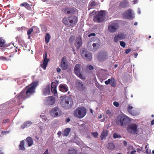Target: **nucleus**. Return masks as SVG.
<instances>
[{"mask_svg":"<svg viewBox=\"0 0 154 154\" xmlns=\"http://www.w3.org/2000/svg\"><path fill=\"white\" fill-rule=\"evenodd\" d=\"M81 54L83 58H85L87 60L90 61L92 59V54L85 49L81 51Z\"/></svg>","mask_w":154,"mask_h":154,"instance_id":"8","label":"nucleus"},{"mask_svg":"<svg viewBox=\"0 0 154 154\" xmlns=\"http://www.w3.org/2000/svg\"><path fill=\"white\" fill-rule=\"evenodd\" d=\"M88 69L90 70H92L94 69L93 66L91 65L88 66Z\"/></svg>","mask_w":154,"mask_h":154,"instance_id":"53","label":"nucleus"},{"mask_svg":"<svg viewBox=\"0 0 154 154\" xmlns=\"http://www.w3.org/2000/svg\"><path fill=\"white\" fill-rule=\"evenodd\" d=\"M96 35V34L94 33H92L89 34L88 35V37H90L91 36H95Z\"/></svg>","mask_w":154,"mask_h":154,"instance_id":"52","label":"nucleus"},{"mask_svg":"<svg viewBox=\"0 0 154 154\" xmlns=\"http://www.w3.org/2000/svg\"><path fill=\"white\" fill-rule=\"evenodd\" d=\"M142 149V147L141 148V149L137 148V152H140L141 151Z\"/></svg>","mask_w":154,"mask_h":154,"instance_id":"56","label":"nucleus"},{"mask_svg":"<svg viewBox=\"0 0 154 154\" xmlns=\"http://www.w3.org/2000/svg\"><path fill=\"white\" fill-rule=\"evenodd\" d=\"M115 148L114 144L112 143H109L108 149L110 150H114Z\"/></svg>","mask_w":154,"mask_h":154,"instance_id":"36","label":"nucleus"},{"mask_svg":"<svg viewBox=\"0 0 154 154\" xmlns=\"http://www.w3.org/2000/svg\"><path fill=\"white\" fill-rule=\"evenodd\" d=\"M111 81V78L110 79H109L105 81V83L106 85H108L110 83Z\"/></svg>","mask_w":154,"mask_h":154,"instance_id":"44","label":"nucleus"},{"mask_svg":"<svg viewBox=\"0 0 154 154\" xmlns=\"http://www.w3.org/2000/svg\"><path fill=\"white\" fill-rule=\"evenodd\" d=\"M32 124V123L30 121H27L25 122V125H26V126H28Z\"/></svg>","mask_w":154,"mask_h":154,"instance_id":"45","label":"nucleus"},{"mask_svg":"<svg viewBox=\"0 0 154 154\" xmlns=\"http://www.w3.org/2000/svg\"><path fill=\"white\" fill-rule=\"evenodd\" d=\"M41 29L42 31L44 32H45L47 30V27L44 25H43L42 26Z\"/></svg>","mask_w":154,"mask_h":154,"instance_id":"42","label":"nucleus"},{"mask_svg":"<svg viewBox=\"0 0 154 154\" xmlns=\"http://www.w3.org/2000/svg\"><path fill=\"white\" fill-rule=\"evenodd\" d=\"M106 114H107L109 117H111L112 116L113 114L112 113L111 111L109 110H107L106 111Z\"/></svg>","mask_w":154,"mask_h":154,"instance_id":"40","label":"nucleus"},{"mask_svg":"<svg viewBox=\"0 0 154 154\" xmlns=\"http://www.w3.org/2000/svg\"><path fill=\"white\" fill-rule=\"evenodd\" d=\"M119 26V24L118 23L113 22L111 23L108 26V29L110 32L114 33L117 31Z\"/></svg>","mask_w":154,"mask_h":154,"instance_id":"9","label":"nucleus"},{"mask_svg":"<svg viewBox=\"0 0 154 154\" xmlns=\"http://www.w3.org/2000/svg\"><path fill=\"white\" fill-rule=\"evenodd\" d=\"M61 113V111L58 107H54L50 112L51 115L54 117L59 116Z\"/></svg>","mask_w":154,"mask_h":154,"instance_id":"12","label":"nucleus"},{"mask_svg":"<svg viewBox=\"0 0 154 154\" xmlns=\"http://www.w3.org/2000/svg\"><path fill=\"white\" fill-rule=\"evenodd\" d=\"M82 40L81 37L77 39V41L75 44V46L78 49L82 45Z\"/></svg>","mask_w":154,"mask_h":154,"instance_id":"26","label":"nucleus"},{"mask_svg":"<svg viewBox=\"0 0 154 154\" xmlns=\"http://www.w3.org/2000/svg\"><path fill=\"white\" fill-rule=\"evenodd\" d=\"M110 85H111L113 87H115L116 86V81L113 77H111Z\"/></svg>","mask_w":154,"mask_h":154,"instance_id":"35","label":"nucleus"},{"mask_svg":"<svg viewBox=\"0 0 154 154\" xmlns=\"http://www.w3.org/2000/svg\"><path fill=\"white\" fill-rule=\"evenodd\" d=\"M82 68L83 69V67L81 66L80 64H76L74 67L75 72L76 75L80 78L83 79V78L82 75L80 72V70Z\"/></svg>","mask_w":154,"mask_h":154,"instance_id":"11","label":"nucleus"},{"mask_svg":"<svg viewBox=\"0 0 154 154\" xmlns=\"http://www.w3.org/2000/svg\"><path fill=\"white\" fill-rule=\"evenodd\" d=\"M51 38V36L48 33H47L45 37V41L46 43H48Z\"/></svg>","mask_w":154,"mask_h":154,"instance_id":"34","label":"nucleus"},{"mask_svg":"<svg viewBox=\"0 0 154 154\" xmlns=\"http://www.w3.org/2000/svg\"><path fill=\"white\" fill-rule=\"evenodd\" d=\"M86 113V109L83 107H79L76 109L74 113V116L81 119L84 117Z\"/></svg>","mask_w":154,"mask_h":154,"instance_id":"5","label":"nucleus"},{"mask_svg":"<svg viewBox=\"0 0 154 154\" xmlns=\"http://www.w3.org/2000/svg\"><path fill=\"white\" fill-rule=\"evenodd\" d=\"M123 143L125 146H126L127 145V142L125 141H124L123 142Z\"/></svg>","mask_w":154,"mask_h":154,"instance_id":"59","label":"nucleus"},{"mask_svg":"<svg viewBox=\"0 0 154 154\" xmlns=\"http://www.w3.org/2000/svg\"><path fill=\"white\" fill-rule=\"evenodd\" d=\"M43 154H49L48 150L47 149L46 151Z\"/></svg>","mask_w":154,"mask_h":154,"instance_id":"63","label":"nucleus"},{"mask_svg":"<svg viewBox=\"0 0 154 154\" xmlns=\"http://www.w3.org/2000/svg\"><path fill=\"white\" fill-rule=\"evenodd\" d=\"M10 120L9 119H5L3 120V123H9Z\"/></svg>","mask_w":154,"mask_h":154,"instance_id":"50","label":"nucleus"},{"mask_svg":"<svg viewBox=\"0 0 154 154\" xmlns=\"http://www.w3.org/2000/svg\"><path fill=\"white\" fill-rule=\"evenodd\" d=\"M45 102L48 105H53L55 103V98L53 97L49 96L46 98Z\"/></svg>","mask_w":154,"mask_h":154,"instance_id":"15","label":"nucleus"},{"mask_svg":"<svg viewBox=\"0 0 154 154\" xmlns=\"http://www.w3.org/2000/svg\"><path fill=\"white\" fill-rule=\"evenodd\" d=\"M74 40V37L73 36H71L70 37L69 40V42L72 43Z\"/></svg>","mask_w":154,"mask_h":154,"instance_id":"43","label":"nucleus"},{"mask_svg":"<svg viewBox=\"0 0 154 154\" xmlns=\"http://www.w3.org/2000/svg\"><path fill=\"white\" fill-rule=\"evenodd\" d=\"M131 51V50L130 49H128L125 50V53L126 54H128Z\"/></svg>","mask_w":154,"mask_h":154,"instance_id":"51","label":"nucleus"},{"mask_svg":"<svg viewBox=\"0 0 154 154\" xmlns=\"http://www.w3.org/2000/svg\"><path fill=\"white\" fill-rule=\"evenodd\" d=\"M113 138L114 139L118 138L121 137V135H118L116 133L113 134Z\"/></svg>","mask_w":154,"mask_h":154,"instance_id":"41","label":"nucleus"},{"mask_svg":"<svg viewBox=\"0 0 154 154\" xmlns=\"http://www.w3.org/2000/svg\"><path fill=\"white\" fill-rule=\"evenodd\" d=\"M120 45L121 46L123 47V48H125V43L123 42L122 41H120Z\"/></svg>","mask_w":154,"mask_h":154,"instance_id":"46","label":"nucleus"},{"mask_svg":"<svg viewBox=\"0 0 154 154\" xmlns=\"http://www.w3.org/2000/svg\"><path fill=\"white\" fill-rule=\"evenodd\" d=\"M64 58V57L62 58L61 63V67L62 69L64 70L66 69L68 67V65L66 62Z\"/></svg>","mask_w":154,"mask_h":154,"instance_id":"20","label":"nucleus"},{"mask_svg":"<svg viewBox=\"0 0 154 154\" xmlns=\"http://www.w3.org/2000/svg\"><path fill=\"white\" fill-rule=\"evenodd\" d=\"M48 62L49 60L47 58V54L45 53L44 56L43 63L40 65V66L44 69H45Z\"/></svg>","mask_w":154,"mask_h":154,"instance_id":"19","label":"nucleus"},{"mask_svg":"<svg viewBox=\"0 0 154 154\" xmlns=\"http://www.w3.org/2000/svg\"><path fill=\"white\" fill-rule=\"evenodd\" d=\"M38 85V81L33 82L31 84L27 86L20 93L15 96L18 100H24L29 98L35 92L36 87Z\"/></svg>","mask_w":154,"mask_h":154,"instance_id":"1","label":"nucleus"},{"mask_svg":"<svg viewBox=\"0 0 154 154\" xmlns=\"http://www.w3.org/2000/svg\"><path fill=\"white\" fill-rule=\"evenodd\" d=\"M59 88L60 91L63 92H67L68 90L67 86L64 84L60 85Z\"/></svg>","mask_w":154,"mask_h":154,"instance_id":"22","label":"nucleus"},{"mask_svg":"<svg viewBox=\"0 0 154 154\" xmlns=\"http://www.w3.org/2000/svg\"><path fill=\"white\" fill-rule=\"evenodd\" d=\"M25 142L23 140L20 141V144L19 146V148L20 150L24 151L25 150L24 147Z\"/></svg>","mask_w":154,"mask_h":154,"instance_id":"29","label":"nucleus"},{"mask_svg":"<svg viewBox=\"0 0 154 154\" xmlns=\"http://www.w3.org/2000/svg\"><path fill=\"white\" fill-rule=\"evenodd\" d=\"M133 107L131 106L130 104L128 105L127 109L128 112L131 115L133 116H136L137 113L132 110Z\"/></svg>","mask_w":154,"mask_h":154,"instance_id":"24","label":"nucleus"},{"mask_svg":"<svg viewBox=\"0 0 154 154\" xmlns=\"http://www.w3.org/2000/svg\"><path fill=\"white\" fill-rule=\"evenodd\" d=\"M6 57H0V59L1 60H6Z\"/></svg>","mask_w":154,"mask_h":154,"instance_id":"55","label":"nucleus"},{"mask_svg":"<svg viewBox=\"0 0 154 154\" xmlns=\"http://www.w3.org/2000/svg\"><path fill=\"white\" fill-rule=\"evenodd\" d=\"M76 86L77 89L80 91H83L86 88L83 82L79 80L76 81Z\"/></svg>","mask_w":154,"mask_h":154,"instance_id":"18","label":"nucleus"},{"mask_svg":"<svg viewBox=\"0 0 154 154\" xmlns=\"http://www.w3.org/2000/svg\"><path fill=\"white\" fill-rule=\"evenodd\" d=\"M60 104L64 109H69L72 105L73 100L71 98L69 97H63L61 99Z\"/></svg>","mask_w":154,"mask_h":154,"instance_id":"2","label":"nucleus"},{"mask_svg":"<svg viewBox=\"0 0 154 154\" xmlns=\"http://www.w3.org/2000/svg\"><path fill=\"white\" fill-rule=\"evenodd\" d=\"M33 31V29L31 28L27 31V33L28 35H30Z\"/></svg>","mask_w":154,"mask_h":154,"instance_id":"47","label":"nucleus"},{"mask_svg":"<svg viewBox=\"0 0 154 154\" xmlns=\"http://www.w3.org/2000/svg\"><path fill=\"white\" fill-rule=\"evenodd\" d=\"M130 122L129 118L125 116L119 115L117 117L116 123L122 126H125Z\"/></svg>","mask_w":154,"mask_h":154,"instance_id":"3","label":"nucleus"},{"mask_svg":"<svg viewBox=\"0 0 154 154\" xmlns=\"http://www.w3.org/2000/svg\"><path fill=\"white\" fill-rule=\"evenodd\" d=\"M99 4L98 0H91L88 4V10L95 8Z\"/></svg>","mask_w":154,"mask_h":154,"instance_id":"14","label":"nucleus"},{"mask_svg":"<svg viewBox=\"0 0 154 154\" xmlns=\"http://www.w3.org/2000/svg\"><path fill=\"white\" fill-rule=\"evenodd\" d=\"M71 130V128H65L62 133L63 136H67L70 132Z\"/></svg>","mask_w":154,"mask_h":154,"instance_id":"28","label":"nucleus"},{"mask_svg":"<svg viewBox=\"0 0 154 154\" xmlns=\"http://www.w3.org/2000/svg\"><path fill=\"white\" fill-rule=\"evenodd\" d=\"M146 153L147 154H149L151 152V150L147 149L146 151Z\"/></svg>","mask_w":154,"mask_h":154,"instance_id":"54","label":"nucleus"},{"mask_svg":"<svg viewBox=\"0 0 154 154\" xmlns=\"http://www.w3.org/2000/svg\"><path fill=\"white\" fill-rule=\"evenodd\" d=\"M2 133L3 134H5L7 133H8V131H2Z\"/></svg>","mask_w":154,"mask_h":154,"instance_id":"64","label":"nucleus"},{"mask_svg":"<svg viewBox=\"0 0 154 154\" xmlns=\"http://www.w3.org/2000/svg\"><path fill=\"white\" fill-rule=\"evenodd\" d=\"M64 12L67 14H72L73 13V10L72 8H66L64 10Z\"/></svg>","mask_w":154,"mask_h":154,"instance_id":"32","label":"nucleus"},{"mask_svg":"<svg viewBox=\"0 0 154 154\" xmlns=\"http://www.w3.org/2000/svg\"><path fill=\"white\" fill-rule=\"evenodd\" d=\"M70 120V119L69 118H67L66 120V123H68L69 122Z\"/></svg>","mask_w":154,"mask_h":154,"instance_id":"60","label":"nucleus"},{"mask_svg":"<svg viewBox=\"0 0 154 154\" xmlns=\"http://www.w3.org/2000/svg\"><path fill=\"white\" fill-rule=\"evenodd\" d=\"M123 16L125 18L128 19H132L133 18V17L132 14V11L130 9L124 12Z\"/></svg>","mask_w":154,"mask_h":154,"instance_id":"17","label":"nucleus"},{"mask_svg":"<svg viewBox=\"0 0 154 154\" xmlns=\"http://www.w3.org/2000/svg\"><path fill=\"white\" fill-rule=\"evenodd\" d=\"M128 4V2L127 0H124L121 2L119 5V8H125Z\"/></svg>","mask_w":154,"mask_h":154,"instance_id":"23","label":"nucleus"},{"mask_svg":"<svg viewBox=\"0 0 154 154\" xmlns=\"http://www.w3.org/2000/svg\"><path fill=\"white\" fill-rule=\"evenodd\" d=\"M121 40L119 38V36L118 35H116L114 38V42L117 43L119 41Z\"/></svg>","mask_w":154,"mask_h":154,"instance_id":"39","label":"nucleus"},{"mask_svg":"<svg viewBox=\"0 0 154 154\" xmlns=\"http://www.w3.org/2000/svg\"><path fill=\"white\" fill-rule=\"evenodd\" d=\"M26 127V125H25V123H24L23 125H22L21 126V128L22 129H23L24 128H25Z\"/></svg>","mask_w":154,"mask_h":154,"instance_id":"57","label":"nucleus"},{"mask_svg":"<svg viewBox=\"0 0 154 154\" xmlns=\"http://www.w3.org/2000/svg\"><path fill=\"white\" fill-rule=\"evenodd\" d=\"M6 46L4 39L2 37H0V47H5Z\"/></svg>","mask_w":154,"mask_h":154,"instance_id":"33","label":"nucleus"},{"mask_svg":"<svg viewBox=\"0 0 154 154\" xmlns=\"http://www.w3.org/2000/svg\"><path fill=\"white\" fill-rule=\"evenodd\" d=\"M100 45V40L98 39L97 42L94 43L92 44L93 48H92L91 46L88 45V49L91 51H95L97 50L99 48Z\"/></svg>","mask_w":154,"mask_h":154,"instance_id":"10","label":"nucleus"},{"mask_svg":"<svg viewBox=\"0 0 154 154\" xmlns=\"http://www.w3.org/2000/svg\"><path fill=\"white\" fill-rule=\"evenodd\" d=\"M20 6L21 7H24L28 10H30L31 8L30 5L27 2L21 3L20 4Z\"/></svg>","mask_w":154,"mask_h":154,"instance_id":"30","label":"nucleus"},{"mask_svg":"<svg viewBox=\"0 0 154 154\" xmlns=\"http://www.w3.org/2000/svg\"><path fill=\"white\" fill-rule=\"evenodd\" d=\"M113 104L114 106L116 107H118L119 106V104L118 102L116 101H115L113 102Z\"/></svg>","mask_w":154,"mask_h":154,"instance_id":"49","label":"nucleus"},{"mask_svg":"<svg viewBox=\"0 0 154 154\" xmlns=\"http://www.w3.org/2000/svg\"><path fill=\"white\" fill-rule=\"evenodd\" d=\"M42 92L43 94L45 95H46L47 94H49L50 92V88L49 85H47L46 87L43 90Z\"/></svg>","mask_w":154,"mask_h":154,"instance_id":"27","label":"nucleus"},{"mask_svg":"<svg viewBox=\"0 0 154 154\" xmlns=\"http://www.w3.org/2000/svg\"><path fill=\"white\" fill-rule=\"evenodd\" d=\"M61 134L62 133L61 131H59L57 133V134L58 135L59 137H60Z\"/></svg>","mask_w":154,"mask_h":154,"instance_id":"58","label":"nucleus"},{"mask_svg":"<svg viewBox=\"0 0 154 154\" xmlns=\"http://www.w3.org/2000/svg\"><path fill=\"white\" fill-rule=\"evenodd\" d=\"M92 134L94 137H97L98 135V133L97 132L92 133Z\"/></svg>","mask_w":154,"mask_h":154,"instance_id":"48","label":"nucleus"},{"mask_svg":"<svg viewBox=\"0 0 154 154\" xmlns=\"http://www.w3.org/2000/svg\"><path fill=\"white\" fill-rule=\"evenodd\" d=\"M96 86L100 90H102L103 89V87L102 85L99 84L97 82L95 83Z\"/></svg>","mask_w":154,"mask_h":154,"instance_id":"37","label":"nucleus"},{"mask_svg":"<svg viewBox=\"0 0 154 154\" xmlns=\"http://www.w3.org/2000/svg\"><path fill=\"white\" fill-rule=\"evenodd\" d=\"M105 12L104 11H98L97 14L94 17V22L101 23L105 19Z\"/></svg>","mask_w":154,"mask_h":154,"instance_id":"6","label":"nucleus"},{"mask_svg":"<svg viewBox=\"0 0 154 154\" xmlns=\"http://www.w3.org/2000/svg\"><path fill=\"white\" fill-rule=\"evenodd\" d=\"M136 152V150L132 151L131 152L130 154H135Z\"/></svg>","mask_w":154,"mask_h":154,"instance_id":"61","label":"nucleus"},{"mask_svg":"<svg viewBox=\"0 0 154 154\" xmlns=\"http://www.w3.org/2000/svg\"><path fill=\"white\" fill-rule=\"evenodd\" d=\"M58 84V82L56 81V82H52L51 86V90L52 93L54 94V95L56 96L57 95L56 88Z\"/></svg>","mask_w":154,"mask_h":154,"instance_id":"16","label":"nucleus"},{"mask_svg":"<svg viewBox=\"0 0 154 154\" xmlns=\"http://www.w3.org/2000/svg\"><path fill=\"white\" fill-rule=\"evenodd\" d=\"M25 140L27 142L28 146L30 147L33 144V141L32 138L30 137H27Z\"/></svg>","mask_w":154,"mask_h":154,"instance_id":"25","label":"nucleus"},{"mask_svg":"<svg viewBox=\"0 0 154 154\" xmlns=\"http://www.w3.org/2000/svg\"><path fill=\"white\" fill-rule=\"evenodd\" d=\"M107 58V54L106 52H100L97 54V59L99 61L102 62Z\"/></svg>","mask_w":154,"mask_h":154,"instance_id":"13","label":"nucleus"},{"mask_svg":"<svg viewBox=\"0 0 154 154\" xmlns=\"http://www.w3.org/2000/svg\"><path fill=\"white\" fill-rule=\"evenodd\" d=\"M57 72H59L61 71V69L59 68H57Z\"/></svg>","mask_w":154,"mask_h":154,"instance_id":"62","label":"nucleus"},{"mask_svg":"<svg viewBox=\"0 0 154 154\" xmlns=\"http://www.w3.org/2000/svg\"><path fill=\"white\" fill-rule=\"evenodd\" d=\"M117 35L121 40L125 38L126 37V35L122 33H120Z\"/></svg>","mask_w":154,"mask_h":154,"instance_id":"38","label":"nucleus"},{"mask_svg":"<svg viewBox=\"0 0 154 154\" xmlns=\"http://www.w3.org/2000/svg\"><path fill=\"white\" fill-rule=\"evenodd\" d=\"M108 131L107 129H103L102 132L100 135V138L101 140H103V139L106 138L108 135Z\"/></svg>","mask_w":154,"mask_h":154,"instance_id":"21","label":"nucleus"},{"mask_svg":"<svg viewBox=\"0 0 154 154\" xmlns=\"http://www.w3.org/2000/svg\"><path fill=\"white\" fill-rule=\"evenodd\" d=\"M78 151L73 148H70L68 152V154H77Z\"/></svg>","mask_w":154,"mask_h":154,"instance_id":"31","label":"nucleus"},{"mask_svg":"<svg viewBox=\"0 0 154 154\" xmlns=\"http://www.w3.org/2000/svg\"><path fill=\"white\" fill-rule=\"evenodd\" d=\"M63 23L66 25H70L73 27L75 26L78 21L77 17L76 16H73L71 17H65L63 20Z\"/></svg>","mask_w":154,"mask_h":154,"instance_id":"4","label":"nucleus"},{"mask_svg":"<svg viewBox=\"0 0 154 154\" xmlns=\"http://www.w3.org/2000/svg\"><path fill=\"white\" fill-rule=\"evenodd\" d=\"M137 126L135 124H131L128 126L127 127V130L128 132L135 134L137 133Z\"/></svg>","mask_w":154,"mask_h":154,"instance_id":"7","label":"nucleus"}]
</instances>
